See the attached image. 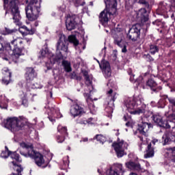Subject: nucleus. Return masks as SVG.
<instances>
[{
    "label": "nucleus",
    "instance_id": "nucleus-1",
    "mask_svg": "<svg viewBox=\"0 0 175 175\" xmlns=\"http://www.w3.org/2000/svg\"><path fill=\"white\" fill-rule=\"evenodd\" d=\"M68 42L72 43L75 47V50H78L79 53H81V50H80V46H79V41L77 40L76 36H69L67 39L65 35L62 34L57 42L56 55L49 51L47 48H45L40 51V57L47 58L49 59L51 65H54L55 62H58L59 59L64 58V55H62L63 53H68Z\"/></svg>",
    "mask_w": 175,
    "mask_h": 175
},
{
    "label": "nucleus",
    "instance_id": "nucleus-2",
    "mask_svg": "<svg viewBox=\"0 0 175 175\" xmlns=\"http://www.w3.org/2000/svg\"><path fill=\"white\" fill-rule=\"evenodd\" d=\"M142 96L129 98L124 101L127 111L131 114H144L147 106L143 103Z\"/></svg>",
    "mask_w": 175,
    "mask_h": 175
},
{
    "label": "nucleus",
    "instance_id": "nucleus-3",
    "mask_svg": "<svg viewBox=\"0 0 175 175\" xmlns=\"http://www.w3.org/2000/svg\"><path fill=\"white\" fill-rule=\"evenodd\" d=\"M82 74L83 77H85V93L83 94L86 102L89 106V109L91 111V113H93L92 111H95V105L92 103L94 100H98L97 98H94V99L91 98V96L90 95V92H92L94 90V86L92 85V80L93 77L92 75L89 74L88 71L85 70H82Z\"/></svg>",
    "mask_w": 175,
    "mask_h": 175
},
{
    "label": "nucleus",
    "instance_id": "nucleus-4",
    "mask_svg": "<svg viewBox=\"0 0 175 175\" xmlns=\"http://www.w3.org/2000/svg\"><path fill=\"white\" fill-rule=\"evenodd\" d=\"M19 150L21 155H23L25 158H31V159H34L37 166L40 167L44 164L43 154L35 151L33 148L27 145L25 142L21 143V148Z\"/></svg>",
    "mask_w": 175,
    "mask_h": 175
},
{
    "label": "nucleus",
    "instance_id": "nucleus-5",
    "mask_svg": "<svg viewBox=\"0 0 175 175\" xmlns=\"http://www.w3.org/2000/svg\"><path fill=\"white\" fill-rule=\"evenodd\" d=\"M23 49H24V41L21 38H16L11 43L7 42L5 44L6 55H14L15 64H17V59L21 55Z\"/></svg>",
    "mask_w": 175,
    "mask_h": 175
},
{
    "label": "nucleus",
    "instance_id": "nucleus-6",
    "mask_svg": "<svg viewBox=\"0 0 175 175\" xmlns=\"http://www.w3.org/2000/svg\"><path fill=\"white\" fill-rule=\"evenodd\" d=\"M105 9L100 14L99 20L100 23L107 24L111 17H114L117 12V0H104Z\"/></svg>",
    "mask_w": 175,
    "mask_h": 175
},
{
    "label": "nucleus",
    "instance_id": "nucleus-7",
    "mask_svg": "<svg viewBox=\"0 0 175 175\" xmlns=\"http://www.w3.org/2000/svg\"><path fill=\"white\" fill-rule=\"evenodd\" d=\"M26 17L29 21H35L39 17L40 13V0H31L25 7Z\"/></svg>",
    "mask_w": 175,
    "mask_h": 175
},
{
    "label": "nucleus",
    "instance_id": "nucleus-8",
    "mask_svg": "<svg viewBox=\"0 0 175 175\" xmlns=\"http://www.w3.org/2000/svg\"><path fill=\"white\" fill-rule=\"evenodd\" d=\"M2 126L9 129L11 132H18L25 125L24 120L21 118L13 117L4 120L1 123Z\"/></svg>",
    "mask_w": 175,
    "mask_h": 175
},
{
    "label": "nucleus",
    "instance_id": "nucleus-9",
    "mask_svg": "<svg viewBox=\"0 0 175 175\" xmlns=\"http://www.w3.org/2000/svg\"><path fill=\"white\" fill-rule=\"evenodd\" d=\"M10 2V3H9ZM10 9L14 23L16 25H21V15L20 14V10H18V0H4V9L8 8Z\"/></svg>",
    "mask_w": 175,
    "mask_h": 175
},
{
    "label": "nucleus",
    "instance_id": "nucleus-10",
    "mask_svg": "<svg viewBox=\"0 0 175 175\" xmlns=\"http://www.w3.org/2000/svg\"><path fill=\"white\" fill-rule=\"evenodd\" d=\"M140 31H142V26L140 24L133 25L129 30L126 34V39L136 42L140 39Z\"/></svg>",
    "mask_w": 175,
    "mask_h": 175
},
{
    "label": "nucleus",
    "instance_id": "nucleus-11",
    "mask_svg": "<svg viewBox=\"0 0 175 175\" xmlns=\"http://www.w3.org/2000/svg\"><path fill=\"white\" fill-rule=\"evenodd\" d=\"M152 120H153L154 122L157 124L159 126H161V128H165L166 129L172 128V126L174 124L171 120L163 121L162 116H161V114L159 113H154L152 116Z\"/></svg>",
    "mask_w": 175,
    "mask_h": 175
},
{
    "label": "nucleus",
    "instance_id": "nucleus-12",
    "mask_svg": "<svg viewBox=\"0 0 175 175\" xmlns=\"http://www.w3.org/2000/svg\"><path fill=\"white\" fill-rule=\"evenodd\" d=\"M112 146L118 158L124 157L125 154V150L128 148V144L126 142H124V140L120 141L118 139V142L113 143Z\"/></svg>",
    "mask_w": 175,
    "mask_h": 175
},
{
    "label": "nucleus",
    "instance_id": "nucleus-13",
    "mask_svg": "<svg viewBox=\"0 0 175 175\" xmlns=\"http://www.w3.org/2000/svg\"><path fill=\"white\" fill-rule=\"evenodd\" d=\"M45 109H47L48 118L53 124L55 122V118H61L62 117L58 107L46 106Z\"/></svg>",
    "mask_w": 175,
    "mask_h": 175
},
{
    "label": "nucleus",
    "instance_id": "nucleus-14",
    "mask_svg": "<svg viewBox=\"0 0 175 175\" xmlns=\"http://www.w3.org/2000/svg\"><path fill=\"white\" fill-rule=\"evenodd\" d=\"M125 170L122 167V164L115 163L106 171L107 175H124Z\"/></svg>",
    "mask_w": 175,
    "mask_h": 175
},
{
    "label": "nucleus",
    "instance_id": "nucleus-15",
    "mask_svg": "<svg viewBox=\"0 0 175 175\" xmlns=\"http://www.w3.org/2000/svg\"><path fill=\"white\" fill-rule=\"evenodd\" d=\"M148 129H150V124L147 122H142L138 124V132L140 133V135H138L141 142H144V137H147L148 136Z\"/></svg>",
    "mask_w": 175,
    "mask_h": 175
},
{
    "label": "nucleus",
    "instance_id": "nucleus-16",
    "mask_svg": "<svg viewBox=\"0 0 175 175\" xmlns=\"http://www.w3.org/2000/svg\"><path fill=\"white\" fill-rule=\"evenodd\" d=\"M5 150L2 151L1 154V157L3 158L4 159H6V158H8L10 157V158L13 160H14L16 162H21V159L20 158V155L17 154L16 152H12L9 150V148H8V146L5 147Z\"/></svg>",
    "mask_w": 175,
    "mask_h": 175
},
{
    "label": "nucleus",
    "instance_id": "nucleus-17",
    "mask_svg": "<svg viewBox=\"0 0 175 175\" xmlns=\"http://www.w3.org/2000/svg\"><path fill=\"white\" fill-rule=\"evenodd\" d=\"M113 43L114 44H116L118 46V47H120L122 49V53H126L128 50L126 49V47H128V42L122 40V37L121 35L115 34L113 36Z\"/></svg>",
    "mask_w": 175,
    "mask_h": 175
},
{
    "label": "nucleus",
    "instance_id": "nucleus-18",
    "mask_svg": "<svg viewBox=\"0 0 175 175\" xmlns=\"http://www.w3.org/2000/svg\"><path fill=\"white\" fill-rule=\"evenodd\" d=\"M108 99L110 100V103H111V107L108 106L105 108V111L108 113V114L111 115L113 113V106H114V100L117 99V93L113 92V89H110L107 92Z\"/></svg>",
    "mask_w": 175,
    "mask_h": 175
},
{
    "label": "nucleus",
    "instance_id": "nucleus-19",
    "mask_svg": "<svg viewBox=\"0 0 175 175\" xmlns=\"http://www.w3.org/2000/svg\"><path fill=\"white\" fill-rule=\"evenodd\" d=\"M97 62L99 64L100 68L102 70L105 77L106 79H107V77H110V76H111V68L110 67V63L107 61H103L100 64L98 60Z\"/></svg>",
    "mask_w": 175,
    "mask_h": 175
},
{
    "label": "nucleus",
    "instance_id": "nucleus-20",
    "mask_svg": "<svg viewBox=\"0 0 175 175\" xmlns=\"http://www.w3.org/2000/svg\"><path fill=\"white\" fill-rule=\"evenodd\" d=\"M38 76V73L35 71V69L32 67H27L26 68V73L25 75V77L27 80V83H31L33 80V79L36 78Z\"/></svg>",
    "mask_w": 175,
    "mask_h": 175
},
{
    "label": "nucleus",
    "instance_id": "nucleus-21",
    "mask_svg": "<svg viewBox=\"0 0 175 175\" xmlns=\"http://www.w3.org/2000/svg\"><path fill=\"white\" fill-rule=\"evenodd\" d=\"M126 166L128 169H130V170H136V172H140L141 173H144L146 172V170L142 167L140 163L137 162L129 161L126 163Z\"/></svg>",
    "mask_w": 175,
    "mask_h": 175
},
{
    "label": "nucleus",
    "instance_id": "nucleus-22",
    "mask_svg": "<svg viewBox=\"0 0 175 175\" xmlns=\"http://www.w3.org/2000/svg\"><path fill=\"white\" fill-rule=\"evenodd\" d=\"M76 25H77V23H76V21H75V17L67 16L66 19V27L68 31L75 29V28H76Z\"/></svg>",
    "mask_w": 175,
    "mask_h": 175
},
{
    "label": "nucleus",
    "instance_id": "nucleus-23",
    "mask_svg": "<svg viewBox=\"0 0 175 175\" xmlns=\"http://www.w3.org/2000/svg\"><path fill=\"white\" fill-rule=\"evenodd\" d=\"M2 74L4 75L2 83L5 85H8L10 83V79L12 77V72L9 70V68L5 67L2 69Z\"/></svg>",
    "mask_w": 175,
    "mask_h": 175
},
{
    "label": "nucleus",
    "instance_id": "nucleus-24",
    "mask_svg": "<svg viewBox=\"0 0 175 175\" xmlns=\"http://www.w3.org/2000/svg\"><path fill=\"white\" fill-rule=\"evenodd\" d=\"M146 147H147V149L146 153L144 154V158H152V157L154 156V148L151 147V144L148 146L144 144H141V145H139L140 151H142L143 148H146Z\"/></svg>",
    "mask_w": 175,
    "mask_h": 175
},
{
    "label": "nucleus",
    "instance_id": "nucleus-25",
    "mask_svg": "<svg viewBox=\"0 0 175 175\" xmlns=\"http://www.w3.org/2000/svg\"><path fill=\"white\" fill-rule=\"evenodd\" d=\"M84 113V109L83 107H80L79 105L75 104L71 107L70 114L73 117H77Z\"/></svg>",
    "mask_w": 175,
    "mask_h": 175
},
{
    "label": "nucleus",
    "instance_id": "nucleus-26",
    "mask_svg": "<svg viewBox=\"0 0 175 175\" xmlns=\"http://www.w3.org/2000/svg\"><path fill=\"white\" fill-rule=\"evenodd\" d=\"M146 85H148V87H150L153 92H159V91H161V90H162V87L158 86V83H157V82L152 78L149 79L146 81Z\"/></svg>",
    "mask_w": 175,
    "mask_h": 175
},
{
    "label": "nucleus",
    "instance_id": "nucleus-27",
    "mask_svg": "<svg viewBox=\"0 0 175 175\" xmlns=\"http://www.w3.org/2000/svg\"><path fill=\"white\" fill-rule=\"evenodd\" d=\"M137 17L141 18L142 21H148V15L146 8H141L137 12Z\"/></svg>",
    "mask_w": 175,
    "mask_h": 175
},
{
    "label": "nucleus",
    "instance_id": "nucleus-28",
    "mask_svg": "<svg viewBox=\"0 0 175 175\" xmlns=\"http://www.w3.org/2000/svg\"><path fill=\"white\" fill-rule=\"evenodd\" d=\"M128 73L130 76V81L131 83H137L140 85L142 83H144L143 77H139L138 79H135V75L132 73V70L129 69Z\"/></svg>",
    "mask_w": 175,
    "mask_h": 175
},
{
    "label": "nucleus",
    "instance_id": "nucleus-29",
    "mask_svg": "<svg viewBox=\"0 0 175 175\" xmlns=\"http://www.w3.org/2000/svg\"><path fill=\"white\" fill-rule=\"evenodd\" d=\"M36 29L33 28H31L30 29L27 27V26L23 25L19 28V32L22 33V35H25V33H28L29 35H33L35 33Z\"/></svg>",
    "mask_w": 175,
    "mask_h": 175
},
{
    "label": "nucleus",
    "instance_id": "nucleus-30",
    "mask_svg": "<svg viewBox=\"0 0 175 175\" xmlns=\"http://www.w3.org/2000/svg\"><path fill=\"white\" fill-rule=\"evenodd\" d=\"M166 99H167V96L164 95L161 96V98L158 102V107L163 109L166 106Z\"/></svg>",
    "mask_w": 175,
    "mask_h": 175
},
{
    "label": "nucleus",
    "instance_id": "nucleus-31",
    "mask_svg": "<svg viewBox=\"0 0 175 175\" xmlns=\"http://www.w3.org/2000/svg\"><path fill=\"white\" fill-rule=\"evenodd\" d=\"M149 52L152 55H154V54H157V53L159 52V47L157 46L156 44H151L149 46Z\"/></svg>",
    "mask_w": 175,
    "mask_h": 175
},
{
    "label": "nucleus",
    "instance_id": "nucleus-32",
    "mask_svg": "<svg viewBox=\"0 0 175 175\" xmlns=\"http://www.w3.org/2000/svg\"><path fill=\"white\" fill-rule=\"evenodd\" d=\"M57 131L63 136H68V129H66V126L59 125L57 126Z\"/></svg>",
    "mask_w": 175,
    "mask_h": 175
},
{
    "label": "nucleus",
    "instance_id": "nucleus-33",
    "mask_svg": "<svg viewBox=\"0 0 175 175\" xmlns=\"http://www.w3.org/2000/svg\"><path fill=\"white\" fill-rule=\"evenodd\" d=\"M62 66L64 68V70L66 72H72V66H70V63L68 60L62 61Z\"/></svg>",
    "mask_w": 175,
    "mask_h": 175
},
{
    "label": "nucleus",
    "instance_id": "nucleus-34",
    "mask_svg": "<svg viewBox=\"0 0 175 175\" xmlns=\"http://www.w3.org/2000/svg\"><path fill=\"white\" fill-rule=\"evenodd\" d=\"M17 32V29H9L8 27H5V29L2 31V35H13V33H16Z\"/></svg>",
    "mask_w": 175,
    "mask_h": 175
},
{
    "label": "nucleus",
    "instance_id": "nucleus-35",
    "mask_svg": "<svg viewBox=\"0 0 175 175\" xmlns=\"http://www.w3.org/2000/svg\"><path fill=\"white\" fill-rule=\"evenodd\" d=\"M94 120L92 118H89L88 120L85 119H82L79 120L78 124H81V125H87V124H94Z\"/></svg>",
    "mask_w": 175,
    "mask_h": 175
},
{
    "label": "nucleus",
    "instance_id": "nucleus-36",
    "mask_svg": "<svg viewBox=\"0 0 175 175\" xmlns=\"http://www.w3.org/2000/svg\"><path fill=\"white\" fill-rule=\"evenodd\" d=\"M69 166V157L67 156L63 159V165H62V170H65Z\"/></svg>",
    "mask_w": 175,
    "mask_h": 175
},
{
    "label": "nucleus",
    "instance_id": "nucleus-37",
    "mask_svg": "<svg viewBox=\"0 0 175 175\" xmlns=\"http://www.w3.org/2000/svg\"><path fill=\"white\" fill-rule=\"evenodd\" d=\"M77 8L79 6H84L85 5V0H70Z\"/></svg>",
    "mask_w": 175,
    "mask_h": 175
},
{
    "label": "nucleus",
    "instance_id": "nucleus-38",
    "mask_svg": "<svg viewBox=\"0 0 175 175\" xmlns=\"http://www.w3.org/2000/svg\"><path fill=\"white\" fill-rule=\"evenodd\" d=\"M94 139H96L97 142H99L101 144H103L106 142V137L102 135H96Z\"/></svg>",
    "mask_w": 175,
    "mask_h": 175
},
{
    "label": "nucleus",
    "instance_id": "nucleus-39",
    "mask_svg": "<svg viewBox=\"0 0 175 175\" xmlns=\"http://www.w3.org/2000/svg\"><path fill=\"white\" fill-rule=\"evenodd\" d=\"M56 141L57 143H64V142L65 141V135H62V134L57 135L56 136Z\"/></svg>",
    "mask_w": 175,
    "mask_h": 175
},
{
    "label": "nucleus",
    "instance_id": "nucleus-40",
    "mask_svg": "<svg viewBox=\"0 0 175 175\" xmlns=\"http://www.w3.org/2000/svg\"><path fill=\"white\" fill-rule=\"evenodd\" d=\"M33 90H38L42 88L43 86L38 83H32L29 85Z\"/></svg>",
    "mask_w": 175,
    "mask_h": 175
},
{
    "label": "nucleus",
    "instance_id": "nucleus-41",
    "mask_svg": "<svg viewBox=\"0 0 175 175\" xmlns=\"http://www.w3.org/2000/svg\"><path fill=\"white\" fill-rule=\"evenodd\" d=\"M3 43H5V40L3 39V37L0 36V54L2 53V51H3V49H5V46L3 47Z\"/></svg>",
    "mask_w": 175,
    "mask_h": 175
},
{
    "label": "nucleus",
    "instance_id": "nucleus-42",
    "mask_svg": "<svg viewBox=\"0 0 175 175\" xmlns=\"http://www.w3.org/2000/svg\"><path fill=\"white\" fill-rule=\"evenodd\" d=\"M22 105H24L25 107H28V99L27 98V94H24V96L22 98Z\"/></svg>",
    "mask_w": 175,
    "mask_h": 175
},
{
    "label": "nucleus",
    "instance_id": "nucleus-43",
    "mask_svg": "<svg viewBox=\"0 0 175 175\" xmlns=\"http://www.w3.org/2000/svg\"><path fill=\"white\" fill-rule=\"evenodd\" d=\"M143 58H144V59H146L148 62H151V61H154V58H152V57H151V55L150 54L144 55Z\"/></svg>",
    "mask_w": 175,
    "mask_h": 175
},
{
    "label": "nucleus",
    "instance_id": "nucleus-44",
    "mask_svg": "<svg viewBox=\"0 0 175 175\" xmlns=\"http://www.w3.org/2000/svg\"><path fill=\"white\" fill-rule=\"evenodd\" d=\"M46 97H47V99H50V98H53V92L51 90L47 92Z\"/></svg>",
    "mask_w": 175,
    "mask_h": 175
},
{
    "label": "nucleus",
    "instance_id": "nucleus-45",
    "mask_svg": "<svg viewBox=\"0 0 175 175\" xmlns=\"http://www.w3.org/2000/svg\"><path fill=\"white\" fill-rule=\"evenodd\" d=\"M167 151H170V152H174L175 151V146L173 148H167Z\"/></svg>",
    "mask_w": 175,
    "mask_h": 175
},
{
    "label": "nucleus",
    "instance_id": "nucleus-46",
    "mask_svg": "<svg viewBox=\"0 0 175 175\" xmlns=\"http://www.w3.org/2000/svg\"><path fill=\"white\" fill-rule=\"evenodd\" d=\"M59 10L61 12H65V5H62L60 8H59Z\"/></svg>",
    "mask_w": 175,
    "mask_h": 175
},
{
    "label": "nucleus",
    "instance_id": "nucleus-47",
    "mask_svg": "<svg viewBox=\"0 0 175 175\" xmlns=\"http://www.w3.org/2000/svg\"><path fill=\"white\" fill-rule=\"evenodd\" d=\"M81 143V142H83L84 143L88 142V137H85V138H82V139L80 141Z\"/></svg>",
    "mask_w": 175,
    "mask_h": 175
},
{
    "label": "nucleus",
    "instance_id": "nucleus-48",
    "mask_svg": "<svg viewBox=\"0 0 175 175\" xmlns=\"http://www.w3.org/2000/svg\"><path fill=\"white\" fill-rule=\"evenodd\" d=\"M155 143H158V139H154L152 141V144L155 145Z\"/></svg>",
    "mask_w": 175,
    "mask_h": 175
},
{
    "label": "nucleus",
    "instance_id": "nucleus-49",
    "mask_svg": "<svg viewBox=\"0 0 175 175\" xmlns=\"http://www.w3.org/2000/svg\"><path fill=\"white\" fill-rule=\"evenodd\" d=\"M126 126H132V123L131 122H128L126 123Z\"/></svg>",
    "mask_w": 175,
    "mask_h": 175
},
{
    "label": "nucleus",
    "instance_id": "nucleus-50",
    "mask_svg": "<svg viewBox=\"0 0 175 175\" xmlns=\"http://www.w3.org/2000/svg\"><path fill=\"white\" fill-rule=\"evenodd\" d=\"M0 109H8V107L6 105L4 107H2V105L0 104Z\"/></svg>",
    "mask_w": 175,
    "mask_h": 175
},
{
    "label": "nucleus",
    "instance_id": "nucleus-51",
    "mask_svg": "<svg viewBox=\"0 0 175 175\" xmlns=\"http://www.w3.org/2000/svg\"><path fill=\"white\" fill-rule=\"evenodd\" d=\"M34 25H35V27H38L39 25V23L38 21H36L34 23Z\"/></svg>",
    "mask_w": 175,
    "mask_h": 175
},
{
    "label": "nucleus",
    "instance_id": "nucleus-52",
    "mask_svg": "<svg viewBox=\"0 0 175 175\" xmlns=\"http://www.w3.org/2000/svg\"><path fill=\"white\" fill-rule=\"evenodd\" d=\"M3 59H5V61H9V57H3Z\"/></svg>",
    "mask_w": 175,
    "mask_h": 175
},
{
    "label": "nucleus",
    "instance_id": "nucleus-53",
    "mask_svg": "<svg viewBox=\"0 0 175 175\" xmlns=\"http://www.w3.org/2000/svg\"><path fill=\"white\" fill-rule=\"evenodd\" d=\"M172 161H173V162H174V163H175V155L173 157Z\"/></svg>",
    "mask_w": 175,
    "mask_h": 175
},
{
    "label": "nucleus",
    "instance_id": "nucleus-54",
    "mask_svg": "<svg viewBox=\"0 0 175 175\" xmlns=\"http://www.w3.org/2000/svg\"><path fill=\"white\" fill-rule=\"evenodd\" d=\"M47 69H48V70H50V69H51V66H47Z\"/></svg>",
    "mask_w": 175,
    "mask_h": 175
},
{
    "label": "nucleus",
    "instance_id": "nucleus-55",
    "mask_svg": "<svg viewBox=\"0 0 175 175\" xmlns=\"http://www.w3.org/2000/svg\"><path fill=\"white\" fill-rule=\"evenodd\" d=\"M124 121H126L127 120H126V116H124Z\"/></svg>",
    "mask_w": 175,
    "mask_h": 175
},
{
    "label": "nucleus",
    "instance_id": "nucleus-56",
    "mask_svg": "<svg viewBox=\"0 0 175 175\" xmlns=\"http://www.w3.org/2000/svg\"><path fill=\"white\" fill-rule=\"evenodd\" d=\"M146 166H150V164L148 163H147Z\"/></svg>",
    "mask_w": 175,
    "mask_h": 175
},
{
    "label": "nucleus",
    "instance_id": "nucleus-57",
    "mask_svg": "<svg viewBox=\"0 0 175 175\" xmlns=\"http://www.w3.org/2000/svg\"><path fill=\"white\" fill-rule=\"evenodd\" d=\"M98 173H100V170L98 169Z\"/></svg>",
    "mask_w": 175,
    "mask_h": 175
},
{
    "label": "nucleus",
    "instance_id": "nucleus-58",
    "mask_svg": "<svg viewBox=\"0 0 175 175\" xmlns=\"http://www.w3.org/2000/svg\"><path fill=\"white\" fill-rule=\"evenodd\" d=\"M105 49H106V47H104V49H103V51H105Z\"/></svg>",
    "mask_w": 175,
    "mask_h": 175
},
{
    "label": "nucleus",
    "instance_id": "nucleus-59",
    "mask_svg": "<svg viewBox=\"0 0 175 175\" xmlns=\"http://www.w3.org/2000/svg\"><path fill=\"white\" fill-rule=\"evenodd\" d=\"M147 75H148V73H146V74H145V76H147Z\"/></svg>",
    "mask_w": 175,
    "mask_h": 175
},
{
    "label": "nucleus",
    "instance_id": "nucleus-60",
    "mask_svg": "<svg viewBox=\"0 0 175 175\" xmlns=\"http://www.w3.org/2000/svg\"><path fill=\"white\" fill-rule=\"evenodd\" d=\"M84 49H85V46H83V50H84Z\"/></svg>",
    "mask_w": 175,
    "mask_h": 175
},
{
    "label": "nucleus",
    "instance_id": "nucleus-61",
    "mask_svg": "<svg viewBox=\"0 0 175 175\" xmlns=\"http://www.w3.org/2000/svg\"><path fill=\"white\" fill-rule=\"evenodd\" d=\"M5 14H8V11L5 12Z\"/></svg>",
    "mask_w": 175,
    "mask_h": 175
},
{
    "label": "nucleus",
    "instance_id": "nucleus-62",
    "mask_svg": "<svg viewBox=\"0 0 175 175\" xmlns=\"http://www.w3.org/2000/svg\"><path fill=\"white\" fill-rule=\"evenodd\" d=\"M111 115H109L108 117H111Z\"/></svg>",
    "mask_w": 175,
    "mask_h": 175
},
{
    "label": "nucleus",
    "instance_id": "nucleus-63",
    "mask_svg": "<svg viewBox=\"0 0 175 175\" xmlns=\"http://www.w3.org/2000/svg\"><path fill=\"white\" fill-rule=\"evenodd\" d=\"M68 150H70V147H68Z\"/></svg>",
    "mask_w": 175,
    "mask_h": 175
},
{
    "label": "nucleus",
    "instance_id": "nucleus-64",
    "mask_svg": "<svg viewBox=\"0 0 175 175\" xmlns=\"http://www.w3.org/2000/svg\"><path fill=\"white\" fill-rule=\"evenodd\" d=\"M143 88L144 89V88H146L144 86H143Z\"/></svg>",
    "mask_w": 175,
    "mask_h": 175
}]
</instances>
